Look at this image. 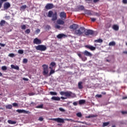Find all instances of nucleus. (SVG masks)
<instances>
[{"label":"nucleus","instance_id":"obj_33","mask_svg":"<svg viewBox=\"0 0 127 127\" xmlns=\"http://www.w3.org/2000/svg\"><path fill=\"white\" fill-rule=\"evenodd\" d=\"M76 116L78 118H81L82 117V114L80 112L77 113L76 114Z\"/></svg>","mask_w":127,"mask_h":127},{"label":"nucleus","instance_id":"obj_28","mask_svg":"<svg viewBox=\"0 0 127 127\" xmlns=\"http://www.w3.org/2000/svg\"><path fill=\"white\" fill-rule=\"evenodd\" d=\"M95 42H97L98 43H102L103 42V40L99 39L98 40H95Z\"/></svg>","mask_w":127,"mask_h":127},{"label":"nucleus","instance_id":"obj_60","mask_svg":"<svg viewBox=\"0 0 127 127\" xmlns=\"http://www.w3.org/2000/svg\"><path fill=\"white\" fill-rule=\"evenodd\" d=\"M15 67V65L13 64L11 65V68H12V69H14Z\"/></svg>","mask_w":127,"mask_h":127},{"label":"nucleus","instance_id":"obj_41","mask_svg":"<svg viewBox=\"0 0 127 127\" xmlns=\"http://www.w3.org/2000/svg\"><path fill=\"white\" fill-rule=\"evenodd\" d=\"M25 32V33H27V34H29L30 33V29H27Z\"/></svg>","mask_w":127,"mask_h":127},{"label":"nucleus","instance_id":"obj_2","mask_svg":"<svg viewBox=\"0 0 127 127\" xmlns=\"http://www.w3.org/2000/svg\"><path fill=\"white\" fill-rule=\"evenodd\" d=\"M51 121H55V122H57V123H61V124H64V121H67V122H71L75 123V121L72 120V119H62L60 118H53V119H51Z\"/></svg>","mask_w":127,"mask_h":127},{"label":"nucleus","instance_id":"obj_54","mask_svg":"<svg viewBox=\"0 0 127 127\" xmlns=\"http://www.w3.org/2000/svg\"><path fill=\"white\" fill-rule=\"evenodd\" d=\"M0 46H1V47H4V46H5V44L0 43Z\"/></svg>","mask_w":127,"mask_h":127},{"label":"nucleus","instance_id":"obj_50","mask_svg":"<svg viewBox=\"0 0 127 127\" xmlns=\"http://www.w3.org/2000/svg\"><path fill=\"white\" fill-rule=\"evenodd\" d=\"M96 97H97V98H102V95H101V94H97L96 95Z\"/></svg>","mask_w":127,"mask_h":127},{"label":"nucleus","instance_id":"obj_36","mask_svg":"<svg viewBox=\"0 0 127 127\" xmlns=\"http://www.w3.org/2000/svg\"><path fill=\"white\" fill-rule=\"evenodd\" d=\"M55 73V70L53 69H51V71L50 72V75H52V74H54Z\"/></svg>","mask_w":127,"mask_h":127},{"label":"nucleus","instance_id":"obj_43","mask_svg":"<svg viewBox=\"0 0 127 127\" xmlns=\"http://www.w3.org/2000/svg\"><path fill=\"white\" fill-rule=\"evenodd\" d=\"M5 19L8 20L9 19H10V16H5L4 17Z\"/></svg>","mask_w":127,"mask_h":127},{"label":"nucleus","instance_id":"obj_11","mask_svg":"<svg viewBox=\"0 0 127 127\" xmlns=\"http://www.w3.org/2000/svg\"><path fill=\"white\" fill-rule=\"evenodd\" d=\"M85 47L86 48H87V49H89L91 51H94V50H96V47L91 46V45H86L85 46Z\"/></svg>","mask_w":127,"mask_h":127},{"label":"nucleus","instance_id":"obj_48","mask_svg":"<svg viewBox=\"0 0 127 127\" xmlns=\"http://www.w3.org/2000/svg\"><path fill=\"white\" fill-rule=\"evenodd\" d=\"M27 59H24L23 60V63H27Z\"/></svg>","mask_w":127,"mask_h":127},{"label":"nucleus","instance_id":"obj_40","mask_svg":"<svg viewBox=\"0 0 127 127\" xmlns=\"http://www.w3.org/2000/svg\"><path fill=\"white\" fill-rule=\"evenodd\" d=\"M1 69L2 70H3V71H5V70H6V69H7V67H6L5 66H2L1 67Z\"/></svg>","mask_w":127,"mask_h":127},{"label":"nucleus","instance_id":"obj_44","mask_svg":"<svg viewBox=\"0 0 127 127\" xmlns=\"http://www.w3.org/2000/svg\"><path fill=\"white\" fill-rule=\"evenodd\" d=\"M21 29H26V26L25 25H23L21 26Z\"/></svg>","mask_w":127,"mask_h":127},{"label":"nucleus","instance_id":"obj_23","mask_svg":"<svg viewBox=\"0 0 127 127\" xmlns=\"http://www.w3.org/2000/svg\"><path fill=\"white\" fill-rule=\"evenodd\" d=\"M83 84V82H79L78 83V88L81 89H83V85H82V84Z\"/></svg>","mask_w":127,"mask_h":127},{"label":"nucleus","instance_id":"obj_37","mask_svg":"<svg viewBox=\"0 0 127 127\" xmlns=\"http://www.w3.org/2000/svg\"><path fill=\"white\" fill-rule=\"evenodd\" d=\"M8 56L9 57H11V58H13V57H14L15 56H14V54L11 53L8 55Z\"/></svg>","mask_w":127,"mask_h":127},{"label":"nucleus","instance_id":"obj_22","mask_svg":"<svg viewBox=\"0 0 127 127\" xmlns=\"http://www.w3.org/2000/svg\"><path fill=\"white\" fill-rule=\"evenodd\" d=\"M4 24H5V21L4 20H1L0 22V26H4Z\"/></svg>","mask_w":127,"mask_h":127},{"label":"nucleus","instance_id":"obj_53","mask_svg":"<svg viewBox=\"0 0 127 127\" xmlns=\"http://www.w3.org/2000/svg\"><path fill=\"white\" fill-rule=\"evenodd\" d=\"M91 21L94 22V21H96V20H97V19L95 18H91Z\"/></svg>","mask_w":127,"mask_h":127},{"label":"nucleus","instance_id":"obj_27","mask_svg":"<svg viewBox=\"0 0 127 127\" xmlns=\"http://www.w3.org/2000/svg\"><path fill=\"white\" fill-rule=\"evenodd\" d=\"M109 125H110V122L103 123L102 127H107V126H109Z\"/></svg>","mask_w":127,"mask_h":127},{"label":"nucleus","instance_id":"obj_21","mask_svg":"<svg viewBox=\"0 0 127 127\" xmlns=\"http://www.w3.org/2000/svg\"><path fill=\"white\" fill-rule=\"evenodd\" d=\"M98 116L97 115H94V114H91L87 116L86 118L87 119H91V118H96Z\"/></svg>","mask_w":127,"mask_h":127},{"label":"nucleus","instance_id":"obj_49","mask_svg":"<svg viewBox=\"0 0 127 127\" xmlns=\"http://www.w3.org/2000/svg\"><path fill=\"white\" fill-rule=\"evenodd\" d=\"M14 69H15V70H19V67H18V66L17 65H16L15 66V68Z\"/></svg>","mask_w":127,"mask_h":127},{"label":"nucleus","instance_id":"obj_20","mask_svg":"<svg viewBox=\"0 0 127 127\" xmlns=\"http://www.w3.org/2000/svg\"><path fill=\"white\" fill-rule=\"evenodd\" d=\"M85 103H86V100H83V99L80 100L78 101L79 105H84V104H85Z\"/></svg>","mask_w":127,"mask_h":127},{"label":"nucleus","instance_id":"obj_9","mask_svg":"<svg viewBox=\"0 0 127 127\" xmlns=\"http://www.w3.org/2000/svg\"><path fill=\"white\" fill-rule=\"evenodd\" d=\"M83 54L85 55V56H87L88 57H92L93 56V55L90 52H89L88 51L85 50L83 53Z\"/></svg>","mask_w":127,"mask_h":127},{"label":"nucleus","instance_id":"obj_7","mask_svg":"<svg viewBox=\"0 0 127 127\" xmlns=\"http://www.w3.org/2000/svg\"><path fill=\"white\" fill-rule=\"evenodd\" d=\"M94 33H95L94 31L92 30H87L85 32V35L89 36V35H93Z\"/></svg>","mask_w":127,"mask_h":127},{"label":"nucleus","instance_id":"obj_51","mask_svg":"<svg viewBox=\"0 0 127 127\" xmlns=\"http://www.w3.org/2000/svg\"><path fill=\"white\" fill-rule=\"evenodd\" d=\"M77 55L79 57V58H80V59L82 58V55L81 54L78 53Z\"/></svg>","mask_w":127,"mask_h":127},{"label":"nucleus","instance_id":"obj_10","mask_svg":"<svg viewBox=\"0 0 127 127\" xmlns=\"http://www.w3.org/2000/svg\"><path fill=\"white\" fill-rule=\"evenodd\" d=\"M70 29H72V30H77L78 29V25L76 24H73L69 26Z\"/></svg>","mask_w":127,"mask_h":127},{"label":"nucleus","instance_id":"obj_26","mask_svg":"<svg viewBox=\"0 0 127 127\" xmlns=\"http://www.w3.org/2000/svg\"><path fill=\"white\" fill-rule=\"evenodd\" d=\"M6 109H8L9 110H11L12 109V105H8L5 106Z\"/></svg>","mask_w":127,"mask_h":127},{"label":"nucleus","instance_id":"obj_42","mask_svg":"<svg viewBox=\"0 0 127 127\" xmlns=\"http://www.w3.org/2000/svg\"><path fill=\"white\" fill-rule=\"evenodd\" d=\"M55 28H57V29H59L61 28V26H60V25H56L55 26Z\"/></svg>","mask_w":127,"mask_h":127},{"label":"nucleus","instance_id":"obj_39","mask_svg":"<svg viewBox=\"0 0 127 127\" xmlns=\"http://www.w3.org/2000/svg\"><path fill=\"white\" fill-rule=\"evenodd\" d=\"M59 110L60 112H62L63 113H64V112H65L64 109L62 108H60Z\"/></svg>","mask_w":127,"mask_h":127},{"label":"nucleus","instance_id":"obj_32","mask_svg":"<svg viewBox=\"0 0 127 127\" xmlns=\"http://www.w3.org/2000/svg\"><path fill=\"white\" fill-rule=\"evenodd\" d=\"M37 109H42L43 108V104H41L36 106Z\"/></svg>","mask_w":127,"mask_h":127},{"label":"nucleus","instance_id":"obj_16","mask_svg":"<svg viewBox=\"0 0 127 127\" xmlns=\"http://www.w3.org/2000/svg\"><path fill=\"white\" fill-rule=\"evenodd\" d=\"M57 24H60V25H63V24L65 23V22L62 19H59L57 21Z\"/></svg>","mask_w":127,"mask_h":127},{"label":"nucleus","instance_id":"obj_30","mask_svg":"<svg viewBox=\"0 0 127 127\" xmlns=\"http://www.w3.org/2000/svg\"><path fill=\"white\" fill-rule=\"evenodd\" d=\"M78 8L79 9V10H84V7L83 5H79Z\"/></svg>","mask_w":127,"mask_h":127},{"label":"nucleus","instance_id":"obj_52","mask_svg":"<svg viewBox=\"0 0 127 127\" xmlns=\"http://www.w3.org/2000/svg\"><path fill=\"white\" fill-rule=\"evenodd\" d=\"M73 106H77L78 105V102H74L73 103Z\"/></svg>","mask_w":127,"mask_h":127},{"label":"nucleus","instance_id":"obj_56","mask_svg":"<svg viewBox=\"0 0 127 127\" xmlns=\"http://www.w3.org/2000/svg\"><path fill=\"white\" fill-rule=\"evenodd\" d=\"M116 45V42H112V46H115Z\"/></svg>","mask_w":127,"mask_h":127},{"label":"nucleus","instance_id":"obj_14","mask_svg":"<svg viewBox=\"0 0 127 127\" xmlns=\"http://www.w3.org/2000/svg\"><path fill=\"white\" fill-rule=\"evenodd\" d=\"M16 112L17 113H19V114H28V111H26L24 110H21V109H18L16 110Z\"/></svg>","mask_w":127,"mask_h":127},{"label":"nucleus","instance_id":"obj_35","mask_svg":"<svg viewBox=\"0 0 127 127\" xmlns=\"http://www.w3.org/2000/svg\"><path fill=\"white\" fill-rule=\"evenodd\" d=\"M18 53L19 54H23V50H19L18 51Z\"/></svg>","mask_w":127,"mask_h":127},{"label":"nucleus","instance_id":"obj_19","mask_svg":"<svg viewBox=\"0 0 127 127\" xmlns=\"http://www.w3.org/2000/svg\"><path fill=\"white\" fill-rule=\"evenodd\" d=\"M51 100H53V101H60V97L53 96L51 98Z\"/></svg>","mask_w":127,"mask_h":127},{"label":"nucleus","instance_id":"obj_15","mask_svg":"<svg viewBox=\"0 0 127 127\" xmlns=\"http://www.w3.org/2000/svg\"><path fill=\"white\" fill-rule=\"evenodd\" d=\"M112 28L115 31H119V30L120 29V27L118 25L114 24L112 26Z\"/></svg>","mask_w":127,"mask_h":127},{"label":"nucleus","instance_id":"obj_46","mask_svg":"<svg viewBox=\"0 0 127 127\" xmlns=\"http://www.w3.org/2000/svg\"><path fill=\"white\" fill-rule=\"evenodd\" d=\"M122 2L124 4H127V0H123Z\"/></svg>","mask_w":127,"mask_h":127},{"label":"nucleus","instance_id":"obj_34","mask_svg":"<svg viewBox=\"0 0 127 127\" xmlns=\"http://www.w3.org/2000/svg\"><path fill=\"white\" fill-rule=\"evenodd\" d=\"M55 65H56V63H55V62H52L50 64V66H52V67H54V66H55Z\"/></svg>","mask_w":127,"mask_h":127},{"label":"nucleus","instance_id":"obj_47","mask_svg":"<svg viewBox=\"0 0 127 127\" xmlns=\"http://www.w3.org/2000/svg\"><path fill=\"white\" fill-rule=\"evenodd\" d=\"M13 107H17L18 106V104L16 103H14L12 104Z\"/></svg>","mask_w":127,"mask_h":127},{"label":"nucleus","instance_id":"obj_62","mask_svg":"<svg viewBox=\"0 0 127 127\" xmlns=\"http://www.w3.org/2000/svg\"><path fill=\"white\" fill-rule=\"evenodd\" d=\"M1 5H2V2L0 0V8H1Z\"/></svg>","mask_w":127,"mask_h":127},{"label":"nucleus","instance_id":"obj_64","mask_svg":"<svg viewBox=\"0 0 127 127\" xmlns=\"http://www.w3.org/2000/svg\"><path fill=\"white\" fill-rule=\"evenodd\" d=\"M46 28H48V29H50L51 28V27H50V26L47 25L46 26Z\"/></svg>","mask_w":127,"mask_h":127},{"label":"nucleus","instance_id":"obj_6","mask_svg":"<svg viewBox=\"0 0 127 127\" xmlns=\"http://www.w3.org/2000/svg\"><path fill=\"white\" fill-rule=\"evenodd\" d=\"M43 67V74L44 75H46L48 74L49 71L48 70V65L47 64H43L42 65Z\"/></svg>","mask_w":127,"mask_h":127},{"label":"nucleus","instance_id":"obj_25","mask_svg":"<svg viewBox=\"0 0 127 127\" xmlns=\"http://www.w3.org/2000/svg\"><path fill=\"white\" fill-rule=\"evenodd\" d=\"M85 14H87V15H91V14H92L91 11L89 10H86L85 11Z\"/></svg>","mask_w":127,"mask_h":127},{"label":"nucleus","instance_id":"obj_29","mask_svg":"<svg viewBox=\"0 0 127 127\" xmlns=\"http://www.w3.org/2000/svg\"><path fill=\"white\" fill-rule=\"evenodd\" d=\"M50 95H51L52 96H57V93L55 92H53V91H51L50 92Z\"/></svg>","mask_w":127,"mask_h":127},{"label":"nucleus","instance_id":"obj_5","mask_svg":"<svg viewBox=\"0 0 127 127\" xmlns=\"http://www.w3.org/2000/svg\"><path fill=\"white\" fill-rule=\"evenodd\" d=\"M35 49L39 51H45L46 49H47V47H46L45 45H39L35 46Z\"/></svg>","mask_w":127,"mask_h":127},{"label":"nucleus","instance_id":"obj_63","mask_svg":"<svg viewBox=\"0 0 127 127\" xmlns=\"http://www.w3.org/2000/svg\"><path fill=\"white\" fill-rule=\"evenodd\" d=\"M95 15H96V16H100L101 14H99V13H95Z\"/></svg>","mask_w":127,"mask_h":127},{"label":"nucleus","instance_id":"obj_38","mask_svg":"<svg viewBox=\"0 0 127 127\" xmlns=\"http://www.w3.org/2000/svg\"><path fill=\"white\" fill-rule=\"evenodd\" d=\"M81 59V60H82V61H86L87 60V57H82Z\"/></svg>","mask_w":127,"mask_h":127},{"label":"nucleus","instance_id":"obj_57","mask_svg":"<svg viewBox=\"0 0 127 127\" xmlns=\"http://www.w3.org/2000/svg\"><path fill=\"white\" fill-rule=\"evenodd\" d=\"M36 32L37 33H39V32H40V29H37L36 30Z\"/></svg>","mask_w":127,"mask_h":127},{"label":"nucleus","instance_id":"obj_24","mask_svg":"<svg viewBox=\"0 0 127 127\" xmlns=\"http://www.w3.org/2000/svg\"><path fill=\"white\" fill-rule=\"evenodd\" d=\"M7 123L9 124L10 125H15L16 124V122L15 121H13L11 120H8Z\"/></svg>","mask_w":127,"mask_h":127},{"label":"nucleus","instance_id":"obj_17","mask_svg":"<svg viewBox=\"0 0 127 127\" xmlns=\"http://www.w3.org/2000/svg\"><path fill=\"white\" fill-rule=\"evenodd\" d=\"M61 18H66V13L65 12H62L60 13Z\"/></svg>","mask_w":127,"mask_h":127},{"label":"nucleus","instance_id":"obj_4","mask_svg":"<svg viewBox=\"0 0 127 127\" xmlns=\"http://www.w3.org/2000/svg\"><path fill=\"white\" fill-rule=\"evenodd\" d=\"M48 17H52V21H55V20H57L58 16H57V12H55V13H53V11L50 10L48 12Z\"/></svg>","mask_w":127,"mask_h":127},{"label":"nucleus","instance_id":"obj_18","mask_svg":"<svg viewBox=\"0 0 127 127\" xmlns=\"http://www.w3.org/2000/svg\"><path fill=\"white\" fill-rule=\"evenodd\" d=\"M10 7V4L8 2H5L4 4V9H7Z\"/></svg>","mask_w":127,"mask_h":127},{"label":"nucleus","instance_id":"obj_59","mask_svg":"<svg viewBox=\"0 0 127 127\" xmlns=\"http://www.w3.org/2000/svg\"><path fill=\"white\" fill-rule=\"evenodd\" d=\"M61 99H62V100H66V99H67V97H64L63 96H62L61 97Z\"/></svg>","mask_w":127,"mask_h":127},{"label":"nucleus","instance_id":"obj_12","mask_svg":"<svg viewBox=\"0 0 127 127\" xmlns=\"http://www.w3.org/2000/svg\"><path fill=\"white\" fill-rule=\"evenodd\" d=\"M33 43L34 44H37V45L41 44V40L40 39H38V38H36L33 40Z\"/></svg>","mask_w":127,"mask_h":127},{"label":"nucleus","instance_id":"obj_8","mask_svg":"<svg viewBox=\"0 0 127 127\" xmlns=\"http://www.w3.org/2000/svg\"><path fill=\"white\" fill-rule=\"evenodd\" d=\"M54 5L52 3H47L45 6L46 9H52Z\"/></svg>","mask_w":127,"mask_h":127},{"label":"nucleus","instance_id":"obj_61","mask_svg":"<svg viewBox=\"0 0 127 127\" xmlns=\"http://www.w3.org/2000/svg\"><path fill=\"white\" fill-rule=\"evenodd\" d=\"M29 96H34V93H29Z\"/></svg>","mask_w":127,"mask_h":127},{"label":"nucleus","instance_id":"obj_31","mask_svg":"<svg viewBox=\"0 0 127 127\" xmlns=\"http://www.w3.org/2000/svg\"><path fill=\"white\" fill-rule=\"evenodd\" d=\"M25 8H26V5H22L20 7V10H24V9H25Z\"/></svg>","mask_w":127,"mask_h":127},{"label":"nucleus","instance_id":"obj_13","mask_svg":"<svg viewBox=\"0 0 127 127\" xmlns=\"http://www.w3.org/2000/svg\"><path fill=\"white\" fill-rule=\"evenodd\" d=\"M57 37L59 39H61V38H65V37H67V36L64 34H59L57 36Z\"/></svg>","mask_w":127,"mask_h":127},{"label":"nucleus","instance_id":"obj_1","mask_svg":"<svg viewBox=\"0 0 127 127\" xmlns=\"http://www.w3.org/2000/svg\"><path fill=\"white\" fill-rule=\"evenodd\" d=\"M60 95H61V96H65V97H66L67 98H75V97H76L75 93H73L71 91H61L60 92Z\"/></svg>","mask_w":127,"mask_h":127},{"label":"nucleus","instance_id":"obj_55","mask_svg":"<svg viewBox=\"0 0 127 127\" xmlns=\"http://www.w3.org/2000/svg\"><path fill=\"white\" fill-rule=\"evenodd\" d=\"M39 121H40V122H42V121H43V118L39 117Z\"/></svg>","mask_w":127,"mask_h":127},{"label":"nucleus","instance_id":"obj_58","mask_svg":"<svg viewBox=\"0 0 127 127\" xmlns=\"http://www.w3.org/2000/svg\"><path fill=\"white\" fill-rule=\"evenodd\" d=\"M23 80L24 81H28V78L24 77V78H23Z\"/></svg>","mask_w":127,"mask_h":127},{"label":"nucleus","instance_id":"obj_3","mask_svg":"<svg viewBox=\"0 0 127 127\" xmlns=\"http://www.w3.org/2000/svg\"><path fill=\"white\" fill-rule=\"evenodd\" d=\"M85 31L86 29L84 27H81L80 28L78 29H76V30L74 31V34L77 35V36H82Z\"/></svg>","mask_w":127,"mask_h":127},{"label":"nucleus","instance_id":"obj_45","mask_svg":"<svg viewBox=\"0 0 127 127\" xmlns=\"http://www.w3.org/2000/svg\"><path fill=\"white\" fill-rule=\"evenodd\" d=\"M122 115H127V111H121Z\"/></svg>","mask_w":127,"mask_h":127}]
</instances>
